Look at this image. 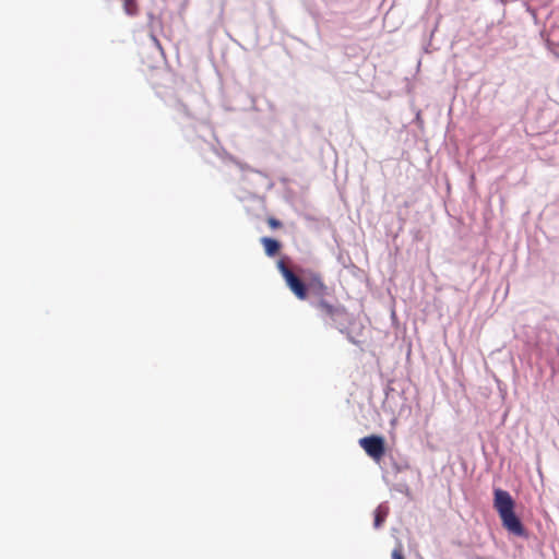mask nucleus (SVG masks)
Returning <instances> with one entry per match:
<instances>
[{
	"label": "nucleus",
	"instance_id": "nucleus-1",
	"mask_svg": "<svg viewBox=\"0 0 559 559\" xmlns=\"http://www.w3.org/2000/svg\"><path fill=\"white\" fill-rule=\"evenodd\" d=\"M515 502L510 492L500 488L493 491V508L498 512L503 527L515 536H524L525 528L514 513Z\"/></svg>",
	"mask_w": 559,
	"mask_h": 559
},
{
	"label": "nucleus",
	"instance_id": "nucleus-2",
	"mask_svg": "<svg viewBox=\"0 0 559 559\" xmlns=\"http://www.w3.org/2000/svg\"><path fill=\"white\" fill-rule=\"evenodd\" d=\"M277 269L294 295L298 299L305 300L307 298L306 284L287 266L283 259L277 261Z\"/></svg>",
	"mask_w": 559,
	"mask_h": 559
},
{
	"label": "nucleus",
	"instance_id": "nucleus-3",
	"mask_svg": "<svg viewBox=\"0 0 559 559\" xmlns=\"http://www.w3.org/2000/svg\"><path fill=\"white\" fill-rule=\"evenodd\" d=\"M359 445L373 461L379 462L385 454V441L382 436L371 435L359 439Z\"/></svg>",
	"mask_w": 559,
	"mask_h": 559
},
{
	"label": "nucleus",
	"instance_id": "nucleus-4",
	"mask_svg": "<svg viewBox=\"0 0 559 559\" xmlns=\"http://www.w3.org/2000/svg\"><path fill=\"white\" fill-rule=\"evenodd\" d=\"M316 308L320 311V313L323 317L329 318L333 321L346 316L345 307L341 305H333L325 300L324 298L319 299V301L316 304Z\"/></svg>",
	"mask_w": 559,
	"mask_h": 559
},
{
	"label": "nucleus",
	"instance_id": "nucleus-5",
	"mask_svg": "<svg viewBox=\"0 0 559 559\" xmlns=\"http://www.w3.org/2000/svg\"><path fill=\"white\" fill-rule=\"evenodd\" d=\"M261 243L263 245L265 254L269 257H274L281 249V243L273 238L263 237L261 239Z\"/></svg>",
	"mask_w": 559,
	"mask_h": 559
},
{
	"label": "nucleus",
	"instance_id": "nucleus-6",
	"mask_svg": "<svg viewBox=\"0 0 559 559\" xmlns=\"http://www.w3.org/2000/svg\"><path fill=\"white\" fill-rule=\"evenodd\" d=\"M389 514V508L386 506L380 504L374 511V527L379 528L385 521Z\"/></svg>",
	"mask_w": 559,
	"mask_h": 559
},
{
	"label": "nucleus",
	"instance_id": "nucleus-7",
	"mask_svg": "<svg viewBox=\"0 0 559 559\" xmlns=\"http://www.w3.org/2000/svg\"><path fill=\"white\" fill-rule=\"evenodd\" d=\"M123 1V10L124 12L130 15L134 16L139 12L138 3L135 0H122Z\"/></svg>",
	"mask_w": 559,
	"mask_h": 559
},
{
	"label": "nucleus",
	"instance_id": "nucleus-8",
	"mask_svg": "<svg viewBox=\"0 0 559 559\" xmlns=\"http://www.w3.org/2000/svg\"><path fill=\"white\" fill-rule=\"evenodd\" d=\"M392 559H404L403 547H402L401 544L393 549V551H392Z\"/></svg>",
	"mask_w": 559,
	"mask_h": 559
},
{
	"label": "nucleus",
	"instance_id": "nucleus-9",
	"mask_svg": "<svg viewBox=\"0 0 559 559\" xmlns=\"http://www.w3.org/2000/svg\"><path fill=\"white\" fill-rule=\"evenodd\" d=\"M266 222H267V225L272 229H276V228H281L282 227V223L278 219H276L275 217H269Z\"/></svg>",
	"mask_w": 559,
	"mask_h": 559
}]
</instances>
